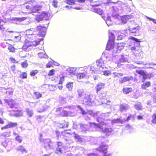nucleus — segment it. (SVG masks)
Returning <instances> with one entry per match:
<instances>
[{"label":"nucleus","mask_w":156,"mask_h":156,"mask_svg":"<svg viewBox=\"0 0 156 156\" xmlns=\"http://www.w3.org/2000/svg\"><path fill=\"white\" fill-rule=\"evenodd\" d=\"M6 102L8 103V105L9 106L10 108H14L15 105V103L14 102L13 100H10L9 101H6Z\"/></svg>","instance_id":"b1692460"},{"label":"nucleus","mask_w":156,"mask_h":156,"mask_svg":"<svg viewBox=\"0 0 156 156\" xmlns=\"http://www.w3.org/2000/svg\"><path fill=\"white\" fill-rule=\"evenodd\" d=\"M57 147L56 149L57 153H62V148H63L62 142L60 141L58 142H57Z\"/></svg>","instance_id":"9b49d317"},{"label":"nucleus","mask_w":156,"mask_h":156,"mask_svg":"<svg viewBox=\"0 0 156 156\" xmlns=\"http://www.w3.org/2000/svg\"><path fill=\"white\" fill-rule=\"evenodd\" d=\"M17 151L22 153H27V152L26 149L23 145H20L17 148Z\"/></svg>","instance_id":"dca6fc26"},{"label":"nucleus","mask_w":156,"mask_h":156,"mask_svg":"<svg viewBox=\"0 0 156 156\" xmlns=\"http://www.w3.org/2000/svg\"><path fill=\"white\" fill-rule=\"evenodd\" d=\"M34 94L35 98L37 99H39L42 97L41 94L38 91L34 92Z\"/></svg>","instance_id":"2f4dec72"},{"label":"nucleus","mask_w":156,"mask_h":156,"mask_svg":"<svg viewBox=\"0 0 156 156\" xmlns=\"http://www.w3.org/2000/svg\"><path fill=\"white\" fill-rule=\"evenodd\" d=\"M115 37L114 34L112 33H110L109 34V41H112L114 42Z\"/></svg>","instance_id":"bb28decb"},{"label":"nucleus","mask_w":156,"mask_h":156,"mask_svg":"<svg viewBox=\"0 0 156 156\" xmlns=\"http://www.w3.org/2000/svg\"><path fill=\"white\" fill-rule=\"evenodd\" d=\"M122 90L123 93L125 94H128L133 91L132 87H125L123 88Z\"/></svg>","instance_id":"2eb2a0df"},{"label":"nucleus","mask_w":156,"mask_h":156,"mask_svg":"<svg viewBox=\"0 0 156 156\" xmlns=\"http://www.w3.org/2000/svg\"><path fill=\"white\" fill-rule=\"evenodd\" d=\"M25 19V18L24 17L22 18H16V20L17 21H22L24 20Z\"/></svg>","instance_id":"e2e57ef3"},{"label":"nucleus","mask_w":156,"mask_h":156,"mask_svg":"<svg viewBox=\"0 0 156 156\" xmlns=\"http://www.w3.org/2000/svg\"><path fill=\"white\" fill-rule=\"evenodd\" d=\"M75 69L74 68H72L71 69H70L69 72L70 74L74 75L75 73Z\"/></svg>","instance_id":"8fccbe9b"},{"label":"nucleus","mask_w":156,"mask_h":156,"mask_svg":"<svg viewBox=\"0 0 156 156\" xmlns=\"http://www.w3.org/2000/svg\"><path fill=\"white\" fill-rule=\"evenodd\" d=\"M78 95L80 97H81L83 95L84 92L83 91L79 90L78 91Z\"/></svg>","instance_id":"5fc2aeb1"},{"label":"nucleus","mask_w":156,"mask_h":156,"mask_svg":"<svg viewBox=\"0 0 156 156\" xmlns=\"http://www.w3.org/2000/svg\"><path fill=\"white\" fill-rule=\"evenodd\" d=\"M34 0H28L24 5L26 8L31 13H39L42 10L43 7L41 5L34 4Z\"/></svg>","instance_id":"f03ea898"},{"label":"nucleus","mask_w":156,"mask_h":156,"mask_svg":"<svg viewBox=\"0 0 156 156\" xmlns=\"http://www.w3.org/2000/svg\"><path fill=\"white\" fill-rule=\"evenodd\" d=\"M115 42L112 41H109L107 44L106 50H110L114 48Z\"/></svg>","instance_id":"f8f14e48"},{"label":"nucleus","mask_w":156,"mask_h":156,"mask_svg":"<svg viewBox=\"0 0 156 156\" xmlns=\"http://www.w3.org/2000/svg\"><path fill=\"white\" fill-rule=\"evenodd\" d=\"M120 2L118 0L116 2H112L110 0H109L107 2V4H108L109 3H112L114 4H115L117 3L118 2Z\"/></svg>","instance_id":"bf43d9fd"},{"label":"nucleus","mask_w":156,"mask_h":156,"mask_svg":"<svg viewBox=\"0 0 156 156\" xmlns=\"http://www.w3.org/2000/svg\"><path fill=\"white\" fill-rule=\"evenodd\" d=\"M74 138L77 140V141L81 142L82 141V138L77 134H75L74 136Z\"/></svg>","instance_id":"f704fd0d"},{"label":"nucleus","mask_w":156,"mask_h":156,"mask_svg":"<svg viewBox=\"0 0 156 156\" xmlns=\"http://www.w3.org/2000/svg\"><path fill=\"white\" fill-rule=\"evenodd\" d=\"M11 70L14 73H16V68L15 65L12 66L11 67Z\"/></svg>","instance_id":"13d9d810"},{"label":"nucleus","mask_w":156,"mask_h":156,"mask_svg":"<svg viewBox=\"0 0 156 156\" xmlns=\"http://www.w3.org/2000/svg\"><path fill=\"white\" fill-rule=\"evenodd\" d=\"M137 118L138 120H141L143 119V117L141 115H138L137 116Z\"/></svg>","instance_id":"338daca9"},{"label":"nucleus","mask_w":156,"mask_h":156,"mask_svg":"<svg viewBox=\"0 0 156 156\" xmlns=\"http://www.w3.org/2000/svg\"><path fill=\"white\" fill-rule=\"evenodd\" d=\"M105 86V84L102 83H100L97 84L95 87L96 93L98 94L99 92L104 88Z\"/></svg>","instance_id":"9d476101"},{"label":"nucleus","mask_w":156,"mask_h":156,"mask_svg":"<svg viewBox=\"0 0 156 156\" xmlns=\"http://www.w3.org/2000/svg\"><path fill=\"white\" fill-rule=\"evenodd\" d=\"M76 1L75 0H66V2L69 5H75Z\"/></svg>","instance_id":"e433bc0d"},{"label":"nucleus","mask_w":156,"mask_h":156,"mask_svg":"<svg viewBox=\"0 0 156 156\" xmlns=\"http://www.w3.org/2000/svg\"><path fill=\"white\" fill-rule=\"evenodd\" d=\"M129 31L132 33H136L139 31V29L138 27H130L129 29Z\"/></svg>","instance_id":"6ab92c4d"},{"label":"nucleus","mask_w":156,"mask_h":156,"mask_svg":"<svg viewBox=\"0 0 156 156\" xmlns=\"http://www.w3.org/2000/svg\"><path fill=\"white\" fill-rule=\"evenodd\" d=\"M18 124L16 122H12L8 123L5 126L1 128V129L3 130L5 129L11 128H12L16 127L17 126Z\"/></svg>","instance_id":"1a4fd4ad"},{"label":"nucleus","mask_w":156,"mask_h":156,"mask_svg":"<svg viewBox=\"0 0 156 156\" xmlns=\"http://www.w3.org/2000/svg\"><path fill=\"white\" fill-rule=\"evenodd\" d=\"M33 31L37 32L38 34H28L22 47V49L24 51H29L30 47L36 46L39 44L41 39L39 38L38 37H44L45 36L46 28L44 27L39 25L36 27L35 30Z\"/></svg>","instance_id":"f257e3e1"},{"label":"nucleus","mask_w":156,"mask_h":156,"mask_svg":"<svg viewBox=\"0 0 156 156\" xmlns=\"http://www.w3.org/2000/svg\"><path fill=\"white\" fill-rule=\"evenodd\" d=\"M80 128L82 129H83L84 128H85L84 127V125L83 124H80Z\"/></svg>","instance_id":"774afa93"},{"label":"nucleus","mask_w":156,"mask_h":156,"mask_svg":"<svg viewBox=\"0 0 156 156\" xmlns=\"http://www.w3.org/2000/svg\"><path fill=\"white\" fill-rule=\"evenodd\" d=\"M124 48V46L122 43H118L117 44V49L118 50L121 51Z\"/></svg>","instance_id":"72a5a7b5"},{"label":"nucleus","mask_w":156,"mask_h":156,"mask_svg":"<svg viewBox=\"0 0 156 156\" xmlns=\"http://www.w3.org/2000/svg\"><path fill=\"white\" fill-rule=\"evenodd\" d=\"M113 74L114 78H119V77H122L123 75V74L122 73L114 72L113 73Z\"/></svg>","instance_id":"c756f323"},{"label":"nucleus","mask_w":156,"mask_h":156,"mask_svg":"<svg viewBox=\"0 0 156 156\" xmlns=\"http://www.w3.org/2000/svg\"><path fill=\"white\" fill-rule=\"evenodd\" d=\"M77 107L80 110L82 114V115H85L87 114V112L86 111L82 108L80 106H78Z\"/></svg>","instance_id":"79ce46f5"},{"label":"nucleus","mask_w":156,"mask_h":156,"mask_svg":"<svg viewBox=\"0 0 156 156\" xmlns=\"http://www.w3.org/2000/svg\"><path fill=\"white\" fill-rule=\"evenodd\" d=\"M53 63L52 61H50L46 64V68H49L53 67Z\"/></svg>","instance_id":"37998d69"},{"label":"nucleus","mask_w":156,"mask_h":156,"mask_svg":"<svg viewBox=\"0 0 156 156\" xmlns=\"http://www.w3.org/2000/svg\"><path fill=\"white\" fill-rule=\"evenodd\" d=\"M131 50L133 54L136 55H138L141 51L140 44H139V46L132 47L131 48Z\"/></svg>","instance_id":"6e6552de"},{"label":"nucleus","mask_w":156,"mask_h":156,"mask_svg":"<svg viewBox=\"0 0 156 156\" xmlns=\"http://www.w3.org/2000/svg\"><path fill=\"white\" fill-rule=\"evenodd\" d=\"M136 72L140 76H142L143 79L142 80V82L143 83H144L145 80L147 79H150L153 76V75L152 73H147L143 70H136Z\"/></svg>","instance_id":"20e7f679"},{"label":"nucleus","mask_w":156,"mask_h":156,"mask_svg":"<svg viewBox=\"0 0 156 156\" xmlns=\"http://www.w3.org/2000/svg\"><path fill=\"white\" fill-rule=\"evenodd\" d=\"M131 80V78L128 76H126L121 78L119 81V83L120 84L124 82L129 81Z\"/></svg>","instance_id":"4468645a"},{"label":"nucleus","mask_w":156,"mask_h":156,"mask_svg":"<svg viewBox=\"0 0 156 156\" xmlns=\"http://www.w3.org/2000/svg\"><path fill=\"white\" fill-rule=\"evenodd\" d=\"M5 122L3 119L0 117V124H3Z\"/></svg>","instance_id":"0e129e2a"},{"label":"nucleus","mask_w":156,"mask_h":156,"mask_svg":"<svg viewBox=\"0 0 156 156\" xmlns=\"http://www.w3.org/2000/svg\"><path fill=\"white\" fill-rule=\"evenodd\" d=\"M129 39L134 41L140 43V40H139L138 39H137L134 37H130L129 38Z\"/></svg>","instance_id":"49530a36"},{"label":"nucleus","mask_w":156,"mask_h":156,"mask_svg":"<svg viewBox=\"0 0 156 156\" xmlns=\"http://www.w3.org/2000/svg\"><path fill=\"white\" fill-rule=\"evenodd\" d=\"M58 2L56 0H54L52 2V5L55 8L58 7Z\"/></svg>","instance_id":"09e8293b"},{"label":"nucleus","mask_w":156,"mask_h":156,"mask_svg":"<svg viewBox=\"0 0 156 156\" xmlns=\"http://www.w3.org/2000/svg\"><path fill=\"white\" fill-rule=\"evenodd\" d=\"M112 122L113 123H122L123 121L120 119H114L112 121Z\"/></svg>","instance_id":"c85d7f7f"},{"label":"nucleus","mask_w":156,"mask_h":156,"mask_svg":"<svg viewBox=\"0 0 156 156\" xmlns=\"http://www.w3.org/2000/svg\"><path fill=\"white\" fill-rule=\"evenodd\" d=\"M73 82H69L66 84V87L69 90H72L73 86Z\"/></svg>","instance_id":"4be33fe9"},{"label":"nucleus","mask_w":156,"mask_h":156,"mask_svg":"<svg viewBox=\"0 0 156 156\" xmlns=\"http://www.w3.org/2000/svg\"><path fill=\"white\" fill-rule=\"evenodd\" d=\"M39 70L37 69L31 70L30 73V75L31 76H36L39 73Z\"/></svg>","instance_id":"5701e85b"},{"label":"nucleus","mask_w":156,"mask_h":156,"mask_svg":"<svg viewBox=\"0 0 156 156\" xmlns=\"http://www.w3.org/2000/svg\"><path fill=\"white\" fill-rule=\"evenodd\" d=\"M151 86V83L150 81H147L141 85V88L142 90H146L147 88Z\"/></svg>","instance_id":"ddd939ff"},{"label":"nucleus","mask_w":156,"mask_h":156,"mask_svg":"<svg viewBox=\"0 0 156 156\" xmlns=\"http://www.w3.org/2000/svg\"><path fill=\"white\" fill-rule=\"evenodd\" d=\"M90 5L92 7L91 9L92 11L101 15H103V12L102 10L100 8H96V7L99 6L100 5L99 4H90Z\"/></svg>","instance_id":"0eeeda50"},{"label":"nucleus","mask_w":156,"mask_h":156,"mask_svg":"<svg viewBox=\"0 0 156 156\" xmlns=\"http://www.w3.org/2000/svg\"><path fill=\"white\" fill-rule=\"evenodd\" d=\"M96 63L97 65L100 66V67H102L104 65V63L102 59H100L96 62Z\"/></svg>","instance_id":"c9c22d12"},{"label":"nucleus","mask_w":156,"mask_h":156,"mask_svg":"<svg viewBox=\"0 0 156 156\" xmlns=\"http://www.w3.org/2000/svg\"><path fill=\"white\" fill-rule=\"evenodd\" d=\"M84 99L87 102H93V100L90 96V95H87V96L84 97Z\"/></svg>","instance_id":"7c9ffc66"},{"label":"nucleus","mask_w":156,"mask_h":156,"mask_svg":"<svg viewBox=\"0 0 156 156\" xmlns=\"http://www.w3.org/2000/svg\"><path fill=\"white\" fill-rule=\"evenodd\" d=\"M65 76H64L60 77V80L58 81V84H62L65 80Z\"/></svg>","instance_id":"a19ab883"},{"label":"nucleus","mask_w":156,"mask_h":156,"mask_svg":"<svg viewBox=\"0 0 156 156\" xmlns=\"http://www.w3.org/2000/svg\"><path fill=\"white\" fill-rule=\"evenodd\" d=\"M55 133L56 134L57 137L58 138V139L60 136V132L58 130H56L55 131Z\"/></svg>","instance_id":"680f3d73"},{"label":"nucleus","mask_w":156,"mask_h":156,"mask_svg":"<svg viewBox=\"0 0 156 156\" xmlns=\"http://www.w3.org/2000/svg\"><path fill=\"white\" fill-rule=\"evenodd\" d=\"M16 140L19 143H21L23 140L21 137L19 135H17L15 138Z\"/></svg>","instance_id":"473e14b6"},{"label":"nucleus","mask_w":156,"mask_h":156,"mask_svg":"<svg viewBox=\"0 0 156 156\" xmlns=\"http://www.w3.org/2000/svg\"><path fill=\"white\" fill-rule=\"evenodd\" d=\"M134 107L137 110H140L142 109V107L141 104H136L134 105Z\"/></svg>","instance_id":"a18cd8bd"},{"label":"nucleus","mask_w":156,"mask_h":156,"mask_svg":"<svg viewBox=\"0 0 156 156\" xmlns=\"http://www.w3.org/2000/svg\"><path fill=\"white\" fill-rule=\"evenodd\" d=\"M127 109V107L126 106L121 105L120 107V110L121 111L126 110Z\"/></svg>","instance_id":"603ef678"},{"label":"nucleus","mask_w":156,"mask_h":156,"mask_svg":"<svg viewBox=\"0 0 156 156\" xmlns=\"http://www.w3.org/2000/svg\"><path fill=\"white\" fill-rule=\"evenodd\" d=\"M108 146L104 145H101L96 149V150L102 153L103 156H111L110 154H107Z\"/></svg>","instance_id":"39448f33"},{"label":"nucleus","mask_w":156,"mask_h":156,"mask_svg":"<svg viewBox=\"0 0 156 156\" xmlns=\"http://www.w3.org/2000/svg\"><path fill=\"white\" fill-rule=\"evenodd\" d=\"M10 60L13 63H16L17 62L15 58L13 57H11L9 58Z\"/></svg>","instance_id":"4d7b16f0"},{"label":"nucleus","mask_w":156,"mask_h":156,"mask_svg":"<svg viewBox=\"0 0 156 156\" xmlns=\"http://www.w3.org/2000/svg\"><path fill=\"white\" fill-rule=\"evenodd\" d=\"M27 114L29 117L30 118L32 117L34 114L33 111L30 110L29 108L27 109L26 110Z\"/></svg>","instance_id":"a878e982"},{"label":"nucleus","mask_w":156,"mask_h":156,"mask_svg":"<svg viewBox=\"0 0 156 156\" xmlns=\"http://www.w3.org/2000/svg\"><path fill=\"white\" fill-rule=\"evenodd\" d=\"M38 55L40 58H45L46 56V55L43 52L39 53L38 54Z\"/></svg>","instance_id":"de8ad7c7"},{"label":"nucleus","mask_w":156,"mask_h":156,"mask_svg":"<svg viewBox=\"0 0 156 156\" xmlns=\"http://www.w3.org/2000/svg\"><path fill=\"white\" fill-rule=\"evenodd\" d=\"M8 49L9 50L10 52H15L16 50V48L12 45H9L8 47Z\"/></svg>","instance_id":"ea45409f"},{"label":"nucleus","mask_w":156,"mask_h":156,"mask_svg":"<svg viewBox=\"0 0 156 156\" xmlns=\"http://www.w3.org/2000/svg\"><path fill=\"white\" fill-rule=\"evenodd\" d=\"M23 114L21 110H16L15 111V115L16 116H20L22 115Z\"/></svg>","instance_id":"58836bf2"},{"label":"nucleus","mask_w":156,"mask_h":156,"mask_svg":"<svg viewBox=\"0 0 156 156\" xmlns=\"http://www.w3.org/2000/svg\"><path fill=\"white\" fill-rule=\"evenodd\" d=\"M27 73L25 72H22L19 75V77L21 79H25L27 78Z\"/></svg>","instance_id":"393cba45"},{"label":"nucleus","mask_w":156,"mask_h":156,"mask_svg":"<svg viewBox=\"0 0 156 156\" xmlns=\"http://www.w3.org/2000/svg\"><path fill=\"white\" fill-rule=\"evenodd\" d=\"M66 107L57 108L55 111V115L56 117H67L69 114V112L66 109Z\"/></svg>","instance_id":"7ed1b4c3"},{"label":"nucleus","mask_w":156,"mask_h":156,"mask_svg":"<svg viewBox=\"0 0 156 156\" xmlns=\"http://www.w3.org/2000/svg\"><path fill=\"white\" fill-rule=\"evenodd\" d=\"M15 38L16 39L18 38V40H20L21 39V36L19 34V35L17 36H15Z\"/></svg>","instance_id":"69168bd1"},{"label":"nucleus","mask_w":156,"mask_h":156,"mask_svg":"<svg viewBox=\"0 0 156 156\" xmlns=\"http://www.w3.org/2000/svg\"><path fill=\"white\" fill-rule=\"evenodd\" d=\"M112 131V129L111 128H105L102 130V132L104 133L108 134L111 133Z\"/></svg>","instance_id":"cd10ccee"},{"label":"nucleus","mask_w":156,"mask_h":156,"mask_svg":"<svg viewBox=\"0 0 156 156\" xmlns=\"http://www.w3.org/2000/svg\"><path fill=\"white\" fill-rule=\"evenodd\" d=\"M90 70L92 72H95L96 70V69L94 66H91L90 68Z\"/></svg>","instance_id":"052dcab7"},{"label":"nucleus","mask_w":156,"mask_h":156,"mask_svg":"<svg viewBox=\"0 0 156 156\" xmlns=\"http://www.w3.org/2000/svg\"><path fill=\"white\" fill-rule=\"evenodd\" d=\"M6 29L4 25V24H2L1 23H0V30H4Z\"/></svg>","instance_id":"3c124183"},{"label":"nucleus","mask_w":156,"mask_h":156,"mask_svg":"<svg viewBox=\"0 0 156 156\" xmlns=\"http://www.w3.org/2000/svg\"><path fill=\"white\" fill-rule=\"evenodd\" d=\"M134 118V116L130 114V115H129L128 116L127 118H126V120H125L126 121H128L129 120H130V119H131V118Z\"/></svg>","instance_id":"864d4df0"},{"label":"nucleus","mask_w":156,"mask_h":156,"mask_svg":"<svg viewBox=\"0 0 156 156\" xmlns=\"http://www.w3.org/2000/svg\"><path fill=\"white\" fill-rule=\"evenodd\" d=\"M60 127L62 128H67L69 126V123L65 121H63L60 124Z\"/></svg>","instance_id":"412c9836"},{"label":"nucleus","mask_w":156,"mask_h":156,"mask_svg":"<svg viewBox=\"0 0 156 156\" xmlns=\"http://www.w3.org/2000/svg\"><path fill=\"white\" fill-rule=\"evenodd\" d=\"M21 66L23 68H26L28 66V64L27 60H25L23 62H22L21 64Z\"/></svg>","instance_id":"4c0bfd02"},{"label":"nucleus","mask_w":156,"mask_h":156,"mask_svg":"<svg viewBox=\"0 0 156 156\" xmlns=\"http://www.w3.org/2000/svg\"><path fill=\"white\" fill-rule=\"evenodd\" d=\"M49 17L48 14L47 12L43 11L41 13L37 16L36 18V20L38 22L44 19H46Z\"/></svg>","instance_id":"423d86ee"},{"label":"nucleus","mask_w":156,"mask_h":156,"mask_svg":"<svg viewBox=\"0 0 156 156\" xmlns=\"http://www.w3.org/2000/svg\"><path fill=\"white\" fill-rule=\"evenodd\" d=\"M129 20L127 16H124L121 17L120 20L122 23L123 24L126 23Z\"/></svg>","instance_id":"aec40b11"},{"label":"nucleus","mask_w":156,"mask_h":156,"mask_svg":"<svg viewBox=\"0 0 156 156\" xmlns=\"http://www.w3.org/2000/svg\"><path fill=\"white\" fill-rule=\"evenodd\" d=\"M55 73V70L54 69H52L50 70L48 74V75L49 76H51L53 75Z\"/></svg>","instance_id":"c03bdc74"},{"label":"nucleus","mask_w":156,"mask_h":156,"mask_svg":"<svg viewBox=\"0 0 156 156\" xmlns=\"http://www.w3.org/2000/svg\"><path fill=\"white\" fill-rule=\"evenodd\" d=\"M87 74L85 73H79L76 75L77 79L79 80L85 78Z\"/></svg>","instance_id":"a211bd4d"},{"label":"nucleus","mask_w":156,"mask_h":156,"mask_svg":"<svg viewBox=\"0 0 156 156\" xmlns=\"http://www.w3.org/2000/svg\"><path fill=\"white\" fill-rule=\"evenodd\" d=\"M110 74V73L108 71H105L103 72V74L105 76H108Z\"/></svg>","instance_id":"6e6d98bb"},{"label":"nucleus","mask_w":156,"mask_h":156,"mask_svg":"<svg viewBox=\"0 0 156 156\" xmlns=\"http://www.w3.org/2000/svg\"><path fill=\"white\" fill-rule=\"evenodd\" d=\"M44 147L47 148L48 147H51L52 145V142L50 140H45L44 142Z\"/></svg>","instance_id":"f3484780"}]
</instances>
